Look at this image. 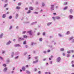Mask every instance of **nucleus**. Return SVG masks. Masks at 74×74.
Listing matches in <instances>:
<instances>
[{
  "label": "nucleus",
  "mask_w": 74,
  "mask_h": 74,
  "mask_svg": "<svg viewBox=\"0 0 74 74\" xmlns=\"http://www.w3.org/2000/svg\"><path fill=\"white\" fill-rule=\"evenodd\" d=\"M38 35H40V33H38L37 34Z\"/></svg>",
  "instance_id": "nucleus-61"
},
{
  "label": "nucleus",
  "mask_w": 74,
  "mask_h": 74,
  "mask_svg": "<svg viewBox=\"0 0 74 74\" xmlns=\"http://www.w3.org/2000/svg\"><path fill=\"white\" fill-rule=\"evenodd\" d=\"M53 15H56V13H53Z\"/></svg>",
  "instance_id": "nucleus-63"
},
{
  "label": "nucleus",
  "mask_w": 74,
  "mask_h": 74,
  "mask_svg": "<svg viewBox=\"0 0 74 74\" xmlns=\"http://www.w3.org/2000/svg\"><path fill=\"white\" fill-rule=\"evenodd\" d=\"M73 63H74V61H72V62H71L72 64H73Z\"/></svg>",
  "instance_id": "nucleus-44"
},
{
  "label": "nucleus",
  "mask_w": 74,
  "mask_h": 74,
  "mask_svg": "<svg viewBox=\"0 0 74 74\" xmlns=\"http://www.w3.org/2000/svg\"><path fill=\"white\" fill-rule=\"evenodd\" d=\"M73 38V37L72 36L70 38H69V40H72Z\"/></svg>",
  "instance_id": "nucleus-25"
},
{
  "label": "nucleus",
  "mask_w": 74,
  "mask_h": 74,
  "mask_svg": "<svg viewBox=\"0 0 74 74\" xmlns=\"http://www.w3.org/2000/svg\"><path fill=\"white\" fill-rule=\"evenodd\" d=\"M11 41H9L7 43V45H8V44H10V43H11Z\"/></svg>",
  "instance_id": "nucleus-18"
},
{
  "label": "nucleus",
  "mask_w": 74,
  "mask_h": 74,
  "mask_svg": "<svg viewBox=\"0 0 74 74\" xmlns=\"http://www.w3.org/2000/svg\"><path fill=\"white\" fill-rule=\"evenodd\" d=\"M34 45V43L32 42L31 43V45Z\"/></svg>",
  "instance_id": "nucleus-30"
},
{
  "label": "nucleus",
  "mask_w": 74,
  "mask_h": 74,
  "mask_svg": "<svg viewBox=\"0 0 74 74\" xmlns=\"http://www.w3.org/2000/svg\"><path fill=\"white\" fill-rule=\"evenodd\" d=\"M38 73H39V74H40V73H41V71H39L38 72Z\"/></svg>",
  "instance_id": "nucleus-47"
},
{
  "label": "nucleus",
  "mask_w": 74,
  "mask_h": 74,
  "mask_svg": "<svg viewBox=\"0 0 74 74\" xmlns=\"http://www.w3.org/2000/svg\"><path fill=\"white\" fill-rule=\"evenodd\" d=\"M42 6H44V5H45L44 3H42Z\"/></svg>",
  "instance_id": "nucleus-42"
},
{
  "label": "nucleus",
  "mask_w": 74,
  "mask_h": 74,
  "mask_svg": "<svg viewBox=\"0 0 74 74\" xmlns=\"http://www.w3.org/2000/svg\"><path fill=\"white\" fill-rule=\"evenodd\" d=\"M56 19H60V17L59 16H56Z\"/></svg>",
  "instance_id": "nucleus-13"
},
{
  "label": "nucleus",
  "mask_w": 74,
  "mask_h": 74,
  "mask_svg": "<svg viewBox=\"0 0 74 74\" xmlns=\"http://www.w3.org/2000/svg\"><path fill=\"white\" fill-rule=\"evenodd\" d=\"M21 4L22 3H18V5H19V6L21 5Z\"/></svg>",
  "instance_id": "nucleus-22"
},
{
  "label": "nucleus",
  "mask_w": 74,
  "mask_h": 74,
  "mask_svg": "<svg viewBox=\"0 0 74 74\" xmlns=\"http://www.w3.org/2000/svg\"><path fill=\"white\" fill-rule=\"evenodd\" d=\"M52 18L54 20V21H55V17H53Z\"/></svg>",
  "instance_id": "nucleus-40"
},
{
  "label": "nucleus",
  "mask_w": 74,
  "mask_h": 74,
  "mask_svg": "<svg viewBox=\"0 0 74 74\" xmlns=\"http://www.w3.org/2000/svg\"><path fill=\"white\" fill-rule=\"evenodd\" d=\"M26 31H24L23 32L22 34H25V33H26Z\"/></svg>",
  "instance_id": "nucleus-31"
},
{
  "label": "nucleus",
  "mask_w": 74,
  "mask_h": 74,
  "mask_svg": "<svg viewBox=\"0 0 74 74\" xmlns=\"http://www.w3.org/2000/svg\"><path fill=\"white\" fill-rule=\"evenodd\" d=\"M12 16H9V19H12Z\"/></svg>",
  "instance_id": "nucleus-29"
},
{
  "label": "nucleus",
  "mask_w": 74,
  "mask_h": 74,
  "mask_svg": "<svg viewBox=\"0 0 74 74\" xmlns=\"http://www.w3.org/2000/svg\"><path fill=\"white\" fill-rule=\"evenodd\" d=\"M6 10H8V8H7L6 9Z\"/></svg>",
  "instance_id": "nucleus-56"
},
{
  "label": "nucleus",
  "mask_w": 74,
  "mask_h": 74,
  "mask_svg": "<svg viewBox=\"0 0 74 74\" xmlns=\"http://www.w3.org/2000/svg\"><path fill=\"white\" fill-rule=\"evenodd\" d=\"M58 35H59V36H60V37H62V35H61V34H58Z\"/></svg>",
  "instance_id": "nucleus-43"
},
{
  "label": "nucleus",
  "mask_w": 74,
  "mask_h": 74,
  "mask_svg": "<svg viewBox=\"0 0 74 74\" xmlns=\"http://www.w3.org/2000/svg\"><path fill=\"white\" fill-rule=\"evenodd\" d=\"M26 44V41H25L23 42V44Z\"/></svg>",
  "instance_id": "nucleus-27"
},
{
  "label": "nucleus",
  "mask_w": 74,
  "mask_h": 74,
  "mask_svg": "<svg viewBox=\"0 0 74 74\" xmlns=\"http://www.w3.org/2000/svg\"><path fill=\"white\" fill-rule=\"evenodd\" d=\"M62 55L63 56H64V55H65V53H63V54H62Z\"/></svg>",
  "instance_id": "nucleus-50"
},
{
  "label": "nucleus",
  "mask_w": 74,
  "mask_h": 74,
  "mask_svg": "<svg viewBox=\"0 0 74 74\" xmlns=\"http://www.w3.org/2000/svg\"><path fill=\"white\" fill-rule=\"evenodd\" d=\"M64 50V49L63 48H61L60 49V51H63Z\"/></svg>",
  "instance_id": "nucleus-12"
},
{
  "label": "nucleus",
  "mask_w": 74,
  "mask_h": 74,
  "mask_svg": "<svg viewBox=\"0 0 74 74\" xmlns=\"http://www.w3.org/2000/svg\"><path fill=\"white\" fill-rule=\"evenodd\" d=\"M18 57H19L18 56H17L15 58V59H18Z\"/></svg>",
  "instance_id": "nucleus-36"
},
{
  "label": "nucleus",
  "mask_w": 74,
  "mask_h": 74,
  "mask_svg": "<svg viewBox=\"0 0 74 74\" xmlns=\"http://www.w3.org/2000/svg\"><path fill=\"white\" fill-rule=\"evenodd\" d=\"M7 70V68L6 67L3 70V71H6Z\"/></svg>",
  "instance_id": "nucleus-11"
},
{
  "label": "nucleus",
  "mask_w": 74,
  "mask_h": 74,
  "mask_svg": "<svg viewBox=\"0 0 74 74\" xmlns=\"http://www.w3.org/2000/svg\"><path fill=\"white\" fill-rule=\"evenodd\" d=\"M22 69L23 70V71H25V69H26V68H25V67L24 66H23L22 67Z\"/></svg>",
  "instance_id": "nucleus-7"
},
{
  "label": "nucleus",
  "mask_w": 74,
  "mask_h": 74,
  "mask_svg": "<svg viewBox=\"0 0 74 74\" xmlns=\"http://www.w3.org/2000/svg\"><path fill=\"white\" fill-rule=\"evenodd\" d=\"M29 9L30 10H33V8L32 7H29Z\"/></svg>",
  "instance_id": "nucleus-8"
},
{
  "label": "nucleus",
  "mask_w": 74,
  "mask_h": 74,
  "mask_svg": "<svg viewBox=\"0 0 74 74\" xmlns=\"http://www.w3.org/2000/svg\"><path fill=\"white\" fill-rule=\"evenodd\" d=\"M45 32H43V36H45Z\"/></svg>",
  "instance_id": "nucleus-41"
},
{
  "label": "nucleus",
  "mask_w": 74,
  "mask_h": 74,
  "mask_svg": "<svg viewBox=\"0 0 74 74\" xmlns=\"http://www.w3.org/2000/svg\"><path fill=\"white\" fill-rule=\"evenodd\" d=\"M26 73H27L28 74H30V72L29 71H26Z\"/></svg>",
  "instance_id": "nucleus-21"
},
{
  "label": "nucleus",
  "mask_w": 74,
  "mask_h": 74,
  "mask_svg": "<svg viewBox=\"0 0 74 74\" xmlns=\"http://www.w3.org/2000/svg\"><path fill=\"white\" fill-rule=\"evenodd\" d=\"M43 53H46V52L45 51H43Z\"/></svg>",
  "instance_id": "nucleus-45"
},
{
  "label": "nucleus",
  "mask_w": 74,
  "mask_h": 74,
  "mask_svg": "<svg viewBox=\"0 0 74 74\" xmlns=\"http://www.w3.org/2000/svg\"><path fill=\"white\" fill-rule=\"evenodd\" d=\"M8 5V3H6L5 5L4 6V7H6Z\"/></svg>",
  "instance_id": "nucleus-19"
},
{
  "label": "nucleus",
  "mask_w": 74,
  "mask_h": 74,
  "mask_svg": "<svg viewBox=\"0 0 74 74\" xmlns=\"http://www.w3.org/2000/svg\"><path fill=\"white\" fill-rule=\"evenodd\" d=\"M10 13V12H7V14H8Z\"/></svg>",
  "instance_id": "nucleus-55"
},
{
  "label": "nucleus",
  "mask_w": 74,
  "mask_h": 74,
  "mask_svg": "<svg viewBox=\"0 0 74 74\" xmlns=\"http://www.w3.org/2000/svg\"><path fill=\"white\" fill-rule=\"evenodd\" d=\"M38 60H37L35 61H33V63L34 64V63H37V62H38Z\"/></svg>",
  "instance_id": "nucleus-5"
},
{
  "label": "nucleus",
  "mask_w": 74,
  "mask_h": 74,
  "mask_svg": "<svg viewBox=\"0 0 74 74\" xmlns=\"http://www.w3.org/2000/svg\"><path fill=\"white\" fill-rule=\"evenodd\" d=\"M50 50H47V52H50Z\"/></svg>",
  "instance_id": "nucleus-49"
},
{
  "label": "nucleus",
  "mask_w": 74,
  "mask_h": 74,
  "mask_svg": "<svg viewBox=\"0 0 74 74\" xmlns=\"http://www.w3.org/2000/svg\"><path fill=\"white\" fill-rule=\"evenodd\" d=\"M45 74H48V72H46L45 73Z\"/></svg>",
  "instance_id": "nucleus-60"
},
{
  "label": "nucleus",
  "mask_w": 74,
  "mask_h": 74,
  "mask_svg": "<svg viewBox=\"0 0 74 74\" xmlns=\"http://www.w3.org/2000/svg\"><path fill=\"white\" fill-rule=\"evenodd\" d=\"M52 23H47V26H49L51 25Z\"/></svg>",
  "instance_id": "nucleus-15"
},
{
  "label": "nucleus",
  "mask_w": 74,
  "mask_h": 74,
  "mask_svg": "<svg viewBox=\"0 0 74 74\" xmlns=\"http://www.w3.org/2000/svg\"><path fill=\"white\" fill-rule=\"evenodd\" d=\"M7 0H5V3H7Z\"/></svg>",
  "instance_id": "nucleus-46"
},
{
  "label": "nucleus",
  "mask_w": 74,
  "mask_h": 74,
  "mask_svg": "<svg viewBox=\"0 0 74 74\" xmlns=\"http://www.w3.org/2000/svg\"><path fill=\"white\" fill-rule=\"evenodd\" d=\"M12 28V26H10V29H11Z\"/></svg>",
  "instance_id": "nucleus-57"
},
{
  "label": "nucleus",
  "mask_w": 74,
  "mask_h": 74,
  "mask_svg": "<svg viewBox=\"0 0 74 74\" xmlns=\"http://www.w3.org/2000/svg\"><path fill=\"white\" fill-rule=\"evenodd\" d=\"M51 10L52 11V10H54V5H52L51 6Z\"/></svg>",
  "instance_id": "nucleus-1"
},
{
  "label": "nucleus",
  "mask_w": 74,
  "mask_h": 74,
  "mask_svg": "<svg viewBox=\"0 0 74 74\" xmlns=\"http://www.w3.org/2000/svg\"><path fill=\"white\" fill-rule=\"evenodd\" d=\"M18 40H19V41H21L22 40H24V39L23 38L19 37L18 38Z\"/></svg>",
  "instance_id": "nucleus-2"
},
{
  "label": "nucleus",
  "mask_w": 74,
  "mask_h": 74,
  "mask_svg": "<svg viewBox=\"0 0 74 74\" xmlns=\"http://www.w3.org/2000/svg\"><path fill=\"white\" fill-rule=\"evenodd\" d=\"M21 8L20 7H18V6H16V9H17L18 10V9H20Z\"/></svg>",
  "instance_id": "nucleus-14"
},
{
  "label": "nucleus",
  "mask_w": 74,
  "mask_h": 74,
  "mask_svg": "<svg viewBox=\"0 0 74 74\" xmlns=\"http://www.w3.org/2000/svg\"><path fill=\"white\" fill-rule=\"evenodd\" d=\"M69 17L70 18V19H72L73 18V16L71 15H70L69 16Z\"/></svg>",
  "instance_id": "nucleus-4"
},
{
  "label": "nucleus",
  "mask_w": 74,
  "mask_h": 74,
  "mask_svg": "<svg viewBox=\"0 0 74 74\" xmlns=\"http://www.w3.org/2000/svg\"><path fill=\"white\" fill-rule=\"evenodd\" d=\"M50 63H51V64H52V61H51L50 62Z\"/></svg>",
  "instance_id": "nucleus-62"
},
{
  "label": "nucleus",
  "mask_w": 74,
  "mask_h": 74,
  "mask_svg": "<svg viewBox=\"0 0 74 74\" xmlns=\"http://www.w3.org/2000/svg\"><path fill=\"white\" fill-rule=\"evenodd\" d=\"M71 52L73 53V52H74V51L73 50H71Z\"/></svg>",
  "instance_id": "nucleus-58"
},
{
  "label": "nucleus",
  "mask_w": 74,
  "mask_h": 74,
  "mask_svg": "<svg viewBox=\"0 0 74 74\" xmlns=\"http://www.w3.org/2000/svg\"><path fill=\"white\" fill-rule=\"evenodd\" d=\"M18 17V14H16V18H17Z\"/></svg>",
  "instance_id": "nucleus-24"
},
{
  "label": "nucleus",
  "mask_w": 74,
  "mask_h": 74,
  "mask_svg": "<svg viewBox=\"0 0 74 74\" xmlns=\"http://www.w3.org/2000/svg\"><path fill=\"white\" fill-rule=\"evenodd\" d=\"M70 33V32L69 31H68L67 33H66V34H69Z\"/></svg>",
  "instance_id": "nucleus-32"
},
{
  "label": "nucleus",
  "mask_w": 74,
  "mask_h": 74,
  "mask_svg": "<svg viewBox=\"0 0 74 74\" xmlns=\"http://www.w3.org/2000/svg\"><path fill=\"white\" fill-rule=\"evenodd\" d=\"M25 10H28V8H25Z\"/></svg>",
  "instance_id": "nucleus-51"
},
{
  "label": "nucleus",
  "mask_w": 74,
  "mask_h": 74,
  "mask_svg": "<svg viewBox=\"0 0 74 74\" xmlns=\"http://www.w3.org/2000/svg\"><path fill=\"white\" fill-rule=\"evenodd\" d=\"M70 12L72 14V12H73V10H72V9H71L70 10Z\"/></svg>",
  "instance_id": "nucleus-23"
},
{
  "label": "nucleus",
  "mask_w": 74,
  "mask_h": 74,
  "mask_svg": "<svg viewBox=\"0 0 74 74\" xmlns=\"http://www.w3.org/2000/svg\"><path fill=\"white\" fill-rule=\"evenodd\" d=\"M42 38H40L39 39V40L40 41H42Z\"/></svg>",
  "instance_id": "nucleus-28"
},
{
  "label": "nucleus",
  "mask_w": 74,
  "mask_h": 74,
  "mask_svg": "<svg viewBox=\"0 0 74 74\" xmlns=\"http://www.w3.org/2000/svg\"><path fill=\"white\" fill-rule=\"evenodd\" d=\"M67 53H71L70 51H67Z\"/></svg>",
  "instance_id": "nucleus-35"
},
{
  "label": "nucleus",
  "mask_w": 74,
  "mask_h": 74,
  "mask_svg": "<svg viewBox=\"0 0 74 74\" xmlns=\"http://www.w3.org/2000/svg\"><path fill=\"white\" fill-rule=\"evenodd\" d=\"M37 71V69L36 68H35L34 69V71Z\"/></svg>",
  "instance_id": "nucleus-38"
},
{
  "label": "nucleus",
  "mask_w": 74,
  "mask_h": 74,
  "mask_svg": "<svg viewBox=\"0 0 74 74\" xmlns=\"http://www.w3.org/2000/svg\"><path fill=\"white\" fill-rule=\"evenodd\" d=\"M6 16V15L5 14H4L2 16V18H5V17Z\"/></svg>",
  "instance_id": "nucleus-9"
},
{
  "label": "nucleus",
  "mask_w": 74,
  "mask_h": 74,
  "mask_svg": "<svg viewBox=\"0 0 74 74\" xmlns=\"http://www.w3.org/2000/svg\"><path fill=\"white\" fill-rule=\"evenodd\" d=\"M23 38H27V36L24 35L23 36Z\"/></svg>",
  "instance_id": "nucleus-10"
},
{
  "label": "nucleus",
  "mask_w": 74,
  "mask_h": 74,
  "mask_svg": "<svg viewBox=\"0 0 74 74\" xmlns=\"http://www.w3.org/2000/svg\"><path fill=\"white\" fill-rule=\"evenodd\" d=\"M19 44L15 45V47H19Z\"/></svg>",
  "instance_id": "nucleus-20"
},
{
  "label": "nucleus",
  "mask_w": 74,
  "mask_h": 74,
  "mask_svg": "<svg viewBox=\"0 0 74 74\" xmlns=\"http://www.w3.org/2000/svg\"><path fill=\"white\" fill-rule=\"evenodd\" d=\"M34 14H38V12H35L34 13Z\"/></svg>",
  "instance_id": "nucleus-34"
},
{
  "label": "nucleus",
  "mask_w": 74,
  "mask_h": 74,
  "mask_svg": "<svg viewBox=\"0 0 74 74\" xmlns=\"http://www.w3.org/2000/svg\"><path fill=\"white\" fill-rule=\"evenodd\" d=\"M28 59H30V57H29V58H28Z\"/></svg>",
  "instance_id": "nucleus-64"
},
{
  "label": "nucleus",
  "mask_w": 74,
  "mask_h": 74,
  "mask_svg": "<svg viewBox=\"0 0 74 74\" xmlns=\"http://www.w3.org/2000/svg\"><path fill=\"white\" fill-rule=\"evenodd\" d=\"M68 8V6H66L65 7V10H67Z\"/></svg>",
  "instance_id": "nucleus-33"
},
{
  "label": "nucleus",
  "mask_w": 74,
  "mask_h": 74,
  "mask_svg": "<svg viewBox=\"0 0 74 74\" xmlns=\"http://www.w3.org/2000/svg\"><path fill=\"white\" fill-rule=\"evenodd\" d=\"M27 33H29L30 35H32V31L31 30L27 32Z\"/></svg>",
  "instance_id": "nucleus-3"
},
{
  "label": "nucleus",
  "mask_w": 74,
  "mask_h": 74,
  "mask_svg": "<svg viewBox=\"0 0 74 74\" xmlns=\"http://www.w3.org/2000/svg\"><path fill=\"white\" fill-rule=\"evenodd\" d=\"M26 67H28L29 66H28V65H26Z\"/></svg>",
  "instance_id": "nucleus-54"
},
{
  "label": "nucleus",
  "mask_w": 74,
  "mask_h": 74,
  "mask_svg": "<svg viewBox=\"0 0 74 74\" xmlns=\"http://www.w3.org/2000/svg\"><path fill=\"white\" fill-rule=\"evenodd\" d=\"M53 56H51V58H53Z\"/></svg>",
  "instance_id": "nucleus-53"
},
{
  "label": "nucleus",
  "mask_w": 74,
  "mask_h": 74,
  "mask_svg": "<svg viewBox=\"0 0 74 74\" xmlns=\"http://www.w3.org/2000/svg\"><path fill=\"white\" fill-rule=\"evenodd\" d=\"M49 60H51V58H49Z\"/></svg>",
  "instance_id": "nucleus-59"
},
{
  "label": "nucleus",
  "mask_w": 74,
  "mask_h": 74,
  "mask_svg": "<svg viewBox=\"0 0 74 74\" xmlns=\"http://www.w3.org/2000/svg\"><path fill=\"white\" fill-rule=\"evenodd\" d=\"M31 11L30 10H28V12H27V14H30L31 12Z\"/></svg>",
  "instance_id": "nucleus-17"
},
{
  "label": "nucleus",
  "mask_w": 74,
  "mask_h": 74,
  "mask_svg": "<svg viewBox=\"0 0 74 74\" xmlns=\"http://www.w3.org/2000/svg\"><path fill=\"white\" fill-rule=\"evenodd\" d=\"M0 59H1V60H3V58L1 56H0Z\"/></svg>",
  "instance_id": "nucleus-37"
},
{
  "label": "nucleus",
  "mask_w": 74,
  "mask_h": 74,
  "mask_svg": "<svg viewBox=\"0 0 74 74\" xmlns=\"http://www.w3.org/2000/svg\"><path fill=\"white\" fill-rule=\"evenodd\" d=\"M38 58V57H35V59H37Z\"/></svg>",
  "instance_id": "nucleus-39"
},
{
  "label": "nucleus",
  "mask_w": 74,
  "mask_h": 74,
  "mask_svg": "<svg viewBox=\"0 0 74 74\" xmlns=\"http://www.w3.org/2000/svg\"><path fill=\"white\" fill-rule=\"evenodd\" d=\"M61 59H60V57H58V58H57V61L58 62H60V60Z\"/></svg>",
  "instance_id": "nucleus-6"
},
{
  "label": "nucleus",
  "mask_w": 74,
  "mask_h": 74,
  "mask_svg": "<svg viewBox=\"0 0 74 74\" xmlns=\"http://www.w3.org/2000/svg\"><path fill=\"white\" fill-rule=\"evenodd\" d=\"M3 66H4V67H6V65L5 64H3Z\"/></svg>",
  "instance_id": "nucleus-26"
},
{
  "label": "nucleus",
  "mask_w": 74,
  "mask_h": 74,
  "mask_svg": "<svg viewBox=\"0 0 74 74\" xmlns=\"http://www.w3.org/2000/svg\"><path fill=\"white\" fill-rule=\"evenodd\" d=\"M3 36V34H1L0 36V38H2V36Z\"/></svg>",
  "instance_id": "nucleus-16"
},
{
  "label": "nucleus",
  "mask_w": 74,
  "mask_h": 74,
  "mask_svg": "<svg viewBox=\"0 0 74 74\" xmlns=\"http://www.w3.org/2000/svg\"><path fill=\"white\" fill-rule=\"evenodd\" d=\"M5 53V51H2V53Z\"/></svg>",
  "instance_id": "nucleus-48"
},
{
  "label": "nucleus",
  "mask_w": 74,
  "mask_h": 74,
  "mask_svg": "<svg viewBox=\"0 0 74 74\" xmlns=\"http://www.w3.org/2000/svg\"><path fill=\"white\" fill-rule=\"evenodd\" d=\"M72 67H74V65L73 64L72 65Z\"/></svg>",
  "instance_id": "nucleus-52"
}]
</instances>
